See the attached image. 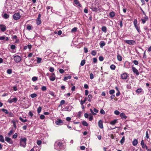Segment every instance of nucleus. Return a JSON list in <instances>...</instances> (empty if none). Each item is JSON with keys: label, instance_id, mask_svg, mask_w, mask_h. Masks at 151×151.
I'll use <instances>...</instances> for the list:
<instances>
[{"label": "nucleus", "instance_id": "15", "mask_svg": "<svg viewBox=\"0 0 151 151\" xmlns=\"http://www.w3.org/2000/svg\"><path fill=\"white\" fill-rule=\"evenodd\" d=\"M98 126L101 129L103 128V122L101 120H100L98 122Z\"/></svg>", "mask_w": 151, "mask_h": 151}, {"label": "nucleus", "instance_id": "37", "mask_svg": "<svg viewBox=\"0 0 151 151\" xmlns=\"http://www.w3.org/2000/svg\"><path fill=\"white\" fill-rule=\"evenodd\" d=\"M1 110L4 112V113H5L6 114H8V112L7 110L5 109H1Z\"/></svg>", "mask_w": 151, "mask_h": 151}, {"label": "nucleus", "instance_id": "9", "mask_svg": "<svg viewBox=\"0 0 151 151\" xmlns=\"http://www.w3.org/2000/svg\"><path fill=\"white\" fill-rule=\"evenodd\" d=\"M5 140L10 144H13V142L12 139L7 137H5Z\"/></svg>", "mask_w": 151, "mask_h": 151}, {"label": "nucleus", "instance_id": "14", "mask_svg": "<svg viewBox=\"0 0 151 151\" xmlns=\"http://www.w3.org/2000/svg\"><path fill=\"white\" fill-rule=\"evenodd\" d=\"M0 29L2 31L4 32L6 30V27L5 25L1 24L0 25Z\"/></svg>", "mask_w": 151, "mask_h": 151}, {"label": "nucleus", "instance_id": "47", "mask_svg": "<svg viewBox=\"0 0 151 151\" xmlns=\"http://www.w3.org/2000/svg\"><path fill=\"white\" fill-rule=\"evenodd\" d=\"M91 54L95 56L96 54V52L95 50H93L91 52Z\"/></svg>", "mask_w": 151, "mask_h": 151}, {"label": "nucleus", "instance_id": "23", "mask_svg": "<svg viewBox=\"0 0 151 151\" xmlns=\"http://www.w3.org/2000/svg\"><path fill=\"white\" fill-rule=\"evenodd\" d=\"M141 145L143 148H144L145 147L146 148V147H147L145 144L144 143V141L143 140H142L141 141Z\"/></svg>", "mask_w": 151, "mask_h": 151}, {"label": "nucleus", "instance_id": "7", "mask_svg": "<svg viewBox=\"0 0 151 151\" xmlns=\"http://www.w3.org/2000/svg\"><path fill=\"white\" fill-rule=\"evenodd\" d=\"M14 61L16 63L19 62L21 60V57L19 55H16L14 56Z\"/></svg>", "mask_w": 151, "mask_h": 151}, {"label": "nucleus", "instance_id": "41", "mask_svg": "<svg viewBox=\"0 0 151 151\" xmlns=\"http://www.w3.org/2000/svg\"><path fill=\"white\" fill-rule=\"evenodd\" d=\"M8 117H13L14 116V114L11 112H8Z\"/></svg>", "mask_w": 151, "mask_h": 151}, {"label": "nucleus", "instance_id": "39", "mask_svg": "<svg viewBox=\"0 0 151 151\" xmlns=\"http://www.w3.org/2000/svg\"><path fill=\"white\" fill-rule=\"evenodd\" d=\"M125 139L124 138V137L123 136L122 137L121 141H120V142L121 144H123L125 140Z\"/></svg>", "mask_w": 151, "mask_h": 151}, {"label": "nucleus", "instance_id": "56", "mask_svg": "<svg viewBox=\"0 0 151 151\" xmlns=\"http://www.w3.org/2000/svg\"><path fill=\"white\" fill-rule=\"evenodd\" d=\"M133 62L135 65H137L138 64V62L136 60H134Z\"/></svg>", "mask_w": 151, "mask_h": 151}, {"label": "nucleus", "instance_id": "3", "mask_svg": "<svg viewBox=\"0 0 151 151\" xmlns=\"http://www.w3.org/2000/svg\"><path fill=\"white\" fill-rule=\"evenodd\" d=\"M92 10L94 12H97L99 10V6L98 4H95L93 5L91 8Z\"/></svg>", "mask_w": 151, "mask_h": 151}, {"label": "nucleus", "instance_id": "29", "mask_svg": "<svg viewBox=\"0 0 151 151\" xmlns=\"http://www.w3.org/2000/svg\"><path fill=\"white\" fill-rule=\"evenodd\" d=\"M92 98V96L91 95L89 94L88 95V100L90 102L91 101V99Z\"/></svg>", "mask_w": 151, "mask_h": 151}, {"label": "nucleus", "instance_id": "33", "mask_svg": "<svg viewBox=\"0 0 151 151\" xmlns=\"http://www.w3.org/2000/svg\"><path fill=\"white\" fill-rule=\"evenodd\" d=\"M117 59L119 61H121L122 60V57L119 55H117Z\"/></svg>", "mask_w": 151, "mask_h": 151}, {"label": "nucleus", "instance_id": "16", "mask_svg": "<svg viewBox=\"0 0 151 151\" xmlns=\"http://www.w3.org/2000/svg\"><path fill=\"white\" fill-rule=\"evenodd\" d=\"M5 40L6 41H8L9 40L8 37H6L4 35L0 37V40Z\"/></svg>", "mask_w": 151, "mask_h": 151}, {"label": "nucleus", "instance_id": "53", "mask_svg": "<svg viewBox=\"0 0 151 151\" xmlns=\"http://www.w3.org/2000/svg\"><path fill=\"white\" fill-rule=\"evenodd\" d=\"M114 113L115 114L117 115H118L119 114V111L117 110L115 111H114Z\"/></svg>", "mask_w": 151, "mask_h": 151}, {"label": "nucleus", "instance_id": "28", "mask_svg": "<svg viewBox=\"0 0 151 151\" xmlns=\"http://www.w3.org/2000/svg\"><path fill=\"white\" fill-rule=\"evenodd\" d=\"M82 124L83 126H87L88 125L87 122L86 121H82Z\"/></svg>", "mask_w": 151, "mask_h": 151}, {"label": "nucleus", "instance_id": "52", "mask_svg": "<svg viewBox=\"0 0 151 151\" xmlns=\"http://www.w3.org/2000/svg\"><path fill=\"white\" fill-rule=\"evenodd\" d=\"M41 89L42 91H46L47 89L46 87L45 86H42Z\"/></svg>", "mask_w": 151, "mask_h": 151}, {"label": "nucleus", "instance_id": "4", "mask_svg": "<svg viewBox=\"0 0 151 151\" xmlns=\"http://www.w3.org/2000/svg\"><path fill=\"white\" fill-rule=\"evenodd\" d=\"M21 17L20 14L19 12L15 13L13 15V18L15 20H17L19 19Z\"/></svg>", "mask_w": 151, "mask_h": 151}, {"label": "nucleus", "instance_id": "61", "mask_svg": "<svg viewBox=\"0 0 151 151\" xmlns=\"http://www.w3.org/2000/svg\"><path fill=\"white\" fill-rule=\"evenodd\" d=\"M49 94L53 96H55V93L52 91H50L49 92Z\"/></svg>", "mask_w": 151, "mask_h": 151}, {"label": "nucleus", "instance_id": "58", "mask_svg": "<svg viewBox=\"0 0 151 151\" xmlns=\"http://www.w3.org/2000/svg\"><path fill=\"white\" fill-rule=\"evenodd\" d=\"M54 70V69L52 67H50L49 69V71L51 72H53Z\"/></svg>", "mask_w": 151, "mask_h": 151}, {"label": "nucleus", "instance_id": "1", "mask_svg": "<svg viewBox=\"0 0 151 151\" xmlns=\"http://www.w3.org/2000/svg\"><path fill=\"white\" fill-rule=\"evenodd\" d=\"M63 144L62 142H56L55 144V148L58 150H60L63 148Z\"/></svg>", "mask_w": 151, "mask_h": 151}, {"label": "nucleus", "instance_id": "35", "mask_svg": "<svg viewBox=\"0 0 151 151\" xmlns=\"http://www.w3.org/2000/svg\"><path fill=\"white\" fill-rule=\"evenodd\" d=\"M136 29L137 30L138 32L139 33L140 32V28L138 26V25L134 26Z\"/></svg>", "mask_w": 151, "mask_h": 151}, {"label": "nucleus", "instance_id": "32", "mask_svg": "<svg viewBox=\"0 0 151 151\" xmlns=\"http://www.w3.org/2000/svg\"><path fill=\"white\" fill-rule=\"evenodd\" d=\"M116 121H117L116 120H114L113 121H111L110 122V123L111 125H114L116 123Z\"/></svg>", "mask_w": 151, "mask_h": 151}, {"label": "nucleus", "instance_id": "44", "mask_svg": "<svg viewBox=\"0 0 151 151\" xmlns=\"http://www.w3.org/2000/svg\"><path fill=\"white\" fill-rule=\"evenodd\" d=\"M85 63V60H83L81 61V65L82 66L84 65Z\"/></svg>", "mask_w": 151, "mask_h": 151}, {"label": "nucleus", "instance_id": "49", "mask_svg": "<svg viewBox=\"0 0 151 151\" xmlns=\"http://www.w3.org/2000/svg\"><path fill=\"white\" fill-rule=\"evenodd\" d=\"M90 116L89 117V120L90 121H91L93 119V117L91 115V114H90Z\"/></svg>", "mask_w": 151, "mask_h": 151}, {"label": "nucleus", "instance_id": "60", "mask_svg": "<svg viewBox=\"0 0 151 151\" xmlns=\"http://www.w3.org/2000/svg\"><path fill=\"white\" fill-rule=\"evenodd\" d=\"M37 143L38 145H39L41 144L42 142L40 140H37Z\"/></svg>", "mask_w": 151, "mask_h": 151}, {"label": "nucleus", "instance_id": "10", "mask_svg": "<svg viewBox=\"0 0 151 151\" xmlns=\"http://www.w3.org/2000/svg\"><path fill=\"white\" fill-rule=\"evenodd\" d=\"M40 17L41 15L40 14H39L38 17L36 20V23L37 25H39L41 23Z\"/></svg>", "mask_w": 151, "mask_h": 151}, {"label": "nucleus", "instance_id": "50", "mask_svg": "<svg viewBox=\"0 0 151 151\" xmlns=\"http://www.w3.org/2000/svg\"><path fill=\"white\" fill-rule=\"evenodd\" d=\"M115 93V91L114 90H111L109 91V93L111 95H112Z\"/></svg>", "mask_w": 151, "mask_h": 151}, {"label": "nucleus", "instance_id": "5", "mask_svg": "<svg viewBox=\"0 0 151 151\" xmlns=\"http://www.w3.org/2000/svg\"><path fill=\"white\" fill-rule=\"evenodd\" d=\"M125 42L130 45H134L136 44V42L133 40H125Z\"/></svg>", "mask_w": 151, "mask_h": 151}, {"label": "nucleus", "instance_id": "62", "mask_svg": "<svg viewBox=\"0 0 151 151\" xmlns=\"http://www.w3.org/2000/svg\"><path fill=\"white\" fill-rule=\"evenodd\" d=\"M99 60L101 61H102L104 60V58L102 56H100L99 57Z\"/></svg>", "mask_w": 151, "mask_h": 151}, {"label": "nucleus", "instance_id": "34", "mask_svg": "<svg viewBox=\"0 0 151 151\" xmlns=\"http://www.w3.org/2000/svg\"><path fill=\"white\" fill-rule=\"evenodd\" d=\"M37 96V95L35 93H34L30 95V96L32 98H34Z\"/></svg>", "mask_w": 151, "mask_h": 151}, {"label": "nucleus", "instance_id": "12", "mask_svg": "<svg viewBox=\"0 0 151 151\" xmlns=\"http://www.w3.org/2000/svg\"><path fill=\"white\" fill-rule=\"evenodd\" d=\"M132 70L133 72L135 73L137 76L139 74V73L138 70L135 67H133L132 68Z\"/></svg>", "mask_w": 151, "mask_h": 151}, {"label": "nucleus", "instance_id": "63", "mask_svg": "<svg viewBox=\"0 0 151 151\" xmlns=\"http://www.w3.org/2000/svg\"><path fill=\"white\" fill-rule=\"evenodd\" d=\"M134 26H135L137 25V21L136 19H134Z\"/></svg>", "mask_w": 151, "mask_h": 151}, {"label": "nucleus", "instance_id": "40", "mask_svg": "<svg viewBox=\"0 0 151 151\" xmlns=\"http://www.w3.org/2000/svg\"><path fill=\"white\" fill-rule=\"evenodd\" d=\"M65 103V101L64 100H62L60 102V104L59 106H60L62 105H63Z\"/></svg>", "mask_w": 151, "mask_h": 151}, {"label": "nucleus", "instance_id": "42", "mask_svg": "<svg viewBox=\"0 0 151 151\" xmlns=\"http://www.w3.org/2000/svg\"><path fill=\"white\" fill-rule=\"evenodd\" d=\"M42 110V107L41 106H39V107L37 108V111L38 113H40Z\"/></svg>", "mask_w": 151, "mask_h": 151}, {"label": "nucleus", "instance_id": "27", "mask_svg": "<svg viewBox=\"0 0 151 151\" xmlns=\"http://www.w3.org/2000/svg\"><path fill=\"white\" fill-rule=\"evenodd\" d=\"M101 30L102 31L104 32L105 33L106 32V28L105 26H103L102 27Z\"/></svg>", "mask_w": 151, "mask_h": 151}, {"label": "nucleus", "instance_id": "26", "mask_svg": "<svg viewBox=\"0 0 151 151\" xmlns=\"http://www.w3.org/2000/svg\"><path fill=\"white\" fill-rule=\"evenodd\" d=\"M71 78V76H69L67 77V76H65V77H64V81H66L68 79H70Z\"/></svg>", "mask_w": 151, "mask_h": 151}, {"label": "nucleus", "instance_id": "18", "mask_svg": "<svg viewBox=\"0 0 151 151\" xmlns=\"http://www.w3.org/2000/svg\"><path fill=\"white\" fill-rule=\"evenodd\" d=\"M120 116L122 119H125L127 118V116L125 115V114L123 113L120 114Z\"/></svg>", "mask_w": 151, "mask_h": 151}, {"label": "nucleus", "instance_id": "17", "mask_svg": "<svg viewBox=\"0 0 151 151\" xmlns=\"http://www.w3.org/2000/svg\"><path fill=\"white\" fill-rule=\"evenodd\" d=\"M55 123L56 125H59L60 124L63 123V122L61 120L59 119L56 121Z\"/></svg>", "mask_w": 151, "mask_h": 151}, {"label": "nucleus", "instance_id": "31", "mask_svg": "<svg viewBox=\"0 0 151 151\" xmlns=\"http://www.w3.org/2000/svg\"><path fill=\"white\" fill-rule=\"evenodd\" d=\"M0 141L2 142H4V137L2 135H0Z\"/></svg>", "mask_w": 151, "mask_h": 151}, {"label": "nucleus", "instance_id": "6", "mask_svg": "<svg viewBox=\"0 0 151 151\" xmlns=\"http://www.w3.org/2000/svg\"><path fill=\"white\" fill-rule=\"evenodd\" d=\"M72 108L73 107L72 106H65L62 109V111H71Z\"/></svg>", "mask_w": 151, "mask_h": 151}, {"label": "nucleus", "instance_id": "36", "mask_svg": "<svg viewBox=\"0 0 151 151\" xmlns=\"http://www.w3.org/2000/svg\"><path fill=\"white\" fill-rule=\"evenodd\" d=\"M142 91V89L141 88H138L136 91V92L139 93L141 92Z\"/></svg>", "mask_w": 151, "mask_h": 151}, {"label": "nucleus", "instance_id": "8", "mask_svg": "<svg viewBox=\"0 0 151 151\" xmlns=\"http://www.w3.org/2000/svg\"><path fill=\"white\" fill-rule=\"evenodd\" d=\"M50 80L52 81H54L55 79V76L54 73H52L51 74V76L49 77Z\"/></svg>", "mask_w": 151, "mask_h": 151}, {"label": "nucleus", "instance_id": "22", "mask_svg": "<svg viewBox=\"0 0 151 151\" xmlns=\"http://www.w3.org/2000/svg\"><path fill=\"white\" fill-rule=\"evenodd\" d=\"M138 143V141L137 139H134L133 142H132V144L133 145L135 146H136Z\"/></svg>", "mask_w": 151, "mask_h": 151}, {"label": "nucleus", "instance_id": "30", "mask_svg": "<svg viewBox=\"0 0 151 151\" xmlns=\"http://www.w3.org/2000/svg\"><path fill=\"white\" fill-rule=\"evenodd\" d=\"M110 68L112 70H114L116 68V66L114 65H111L110 66Z\"/></svg>", "mask_w": 151, "mask_h": 151}, {"label": "nucleus", "instance_id": "2", "mask_svg": "<svg viewBox=\"0 0 151 151\" xmlns=\"http://www.w3.org/2000/svg\"><path fill=\"white\" fill-rule=\"evenodd\" d=\"M27 139L26 138H22L20 140V145L21 147H25L26 145Z\"/></svg>", "mask_w": 151, "mask_h": 151}, {"label": "nucleus", "instance_id": "43", "mask_svg": "<svg viewBox=\"0 0 151 151\" xmlns=\"http://www.w3.org/2000/svg\"><path fill=\"white\" fill-rule=\"evenodd\" d=\"M19 120L21 121H22V122H27V120L26 119H23L21 117H20L19 118Z\"/></svg>", "mask_w": 151, "mask_h": 151}, {"label": "nucleus", "instance_id": "54", "mask_svg": "<svg viewBox=\"0 0 151 151\" xmlns=\"http://www.w3.org/2000/svg\"><path fill=\"white\" fill-rule=\"evenodd\" d=\"M90 78L91 79H92L94 78V76L93 73H91L90 75Z\"/></svg>", "mask_w": 151, "mask_h": 151}, {"label": "nucleus", "instance_id": "21", "mask_svg": "<svg viewBox=\"0 0 151 151\" xmlns=\"http://www.w3.org/2000/svg\"><path fill=\"white\" fill-rule=\"evenodd\" d=\"M148 19V17H145L144 18L142 19H141L142 22L143 24H144L147 21V20Z\"/></svg>", "mask_w": 151, "mask_h": 151}, {"label": "nucleus", "instance_id": "24", "mask_svg": "<svg viewBox=\"0 0 151 151\" xmlns=\"http://www.w3.org/2000/svg\"><path fill=\"white\" fill-rule=\"evenodd\" d=\"M86 100H87V98H86L83 101H82V100H81V101L80 104L81 106H82L83 105V104L86 102Z\"/></svg>", "mask_w": 151, "mask_h": 151}, {"label": "nucleus", "instance_id": "59", "mask_svg": "<svg viewBox=\"0 0 151 151\" xmlns=\"http://www.w3.org/2000/svg\"><path fill=\"white\" fill-rule=\"evenodd\" d=\"M146 137H145L147 138V139H148L149 138V136L148 134V132L147 131L146 132Z\"/></svg>", "mask_w": 151, "mask_h": 151}, {"label": "nucleus", "instance_id": "57", "mask_svg": "<svg viewBox=\"0 0 151 151\" xmlns=\"http://www.w3.org/2000/svg\"><path fill=\"white\" fill-rule=\"evenodd\" d=\"M17 133H15L13 135V136L12 137H13V138L14 139H15L17 137Z\"/></svg>", "mask_w": 151, "mask_h": 151}, {"label": "nucleus", "instance_id": "38", "mask_svg": "<svg viewBox=\"0 0 151 151\" xmlns=\"http://www.w3.org/2000/svg\"><path fill=\"white\" fill-rule=\"evenodd\" d=\"M9 17V15L6 13L4 14L3 16V17L5 19H7Z\"/></svg>", "mask_w": 151, "mask_h": 151}, {"label": "nucleus", "instance_id": "13", "mask_svg": "<svg viewBox=\"0 0 151 151\" xmlns=\"http://www.w3.org/2000/svg\"><path fill=\"white\" fill-rule=\"evenodd\" d=\"M17 98H14L12 99L9 100L8 101L9 103H11L13 102H14V103H16V102H17Z\"/></svg>", "mask_w": 151, "mask_h": 151}, {"label": "nucleus", "instance_id": "46", "mask_svg": "<svg viewBox=\"0 0 151 151\" xmlns=\"http://www.w3.org/2000/svg\"><path fill=\"white\" fill-rule=\"evenodd\" d=\"M100 45L101 47H102L105 45V43L104 42H100Z\"/></svg>", "mask_w": 151, "mask_h": 151}, {"label": "nucleus", "instance_id": "11", "mask_svg": "<svg viewBox=\"0 0 151 151\" xmlns=\"http://www.w3.org/2000/svg\"><path fill=\"white\" fill-rule=\"evenodd\" d=\"M128 77L127 74V73H125L122 74L121 75V78L123 79H126Z\"/></svg>", "mask_w": 151, "mask_h": 151}, {"label": "nucleus", "instance_id": "55", "mask_svg": "<svg viewBox=\"0 0 151 151\" xmlns=\"http://www.w3.org/2000/svg\"><path fill=\"white\" fill-rule=\"evenodd\" d=\"M100 113L101 114H105V111L103 109H101V110L100 111Z\"/></svg>", "mask_w": 151, "mask_h": 151}, {"label": "nucleus", "instance_id": "48", "mask_svg": "<svg viewBox=\"0 0 151 151\" xmlns=\"http://www.w3.org/2000/svg\"><path fill=\"white\" fill-rule=\"evenodd\" d=\"M77 30V28L74 27L71 29V32H75Z\"/></svg>", "mask_w": 151, "mask_h": 151}, {"label": "nucleus", "instance_id": "25", "mask_svg": "<svg viewBox=\"0 0 151 151\" xmlns=\"http://www.w3.org/2000/svg\"><path fill=\"white\" fill-rule=\"evenodd\" d=\"M37 63H41L42 60V58H39L38 57H37Z\"/></svg>", "mask_w": 151, "mask_h": 151}, {"label": "nucleus", "instance_id": "19", "mask_svg": "<svg viewBox=\"0 0 151 151\" xmlns=\"http://www.w3.org/2000/svg\"><path fill=\"white\" fill-rule=\"evenodd\" d=\"M109 15L111 18H113L115 16V13L113 11H112L109 13Z\"/></svg>", "mask_w": 151, "mask_h": 151}, {"label": "nucleus", "instance_id": "51", "mask_svg": "<svg viewBox=\"0 0 151 151\" xmlns=\"http://www.w3.org/2000/svg\"><path fill=\"white\" fill-rule=\"evenodd\" d=\"M7 73L8 74H10L12 73V70L11 69H8L7 70Z\"/></svg>", "mask_w": 151, "mask_h": 151}, {"label": "nucleus", "instance_id": "20", "mask_svg": "<svg viewBox=\"0 0 151 151\" xmlns=\"http://www.w3.org/2000/svg\"><path fill=\"white\" fill-rule=\"evenodd\" d=\"M74 2L79 7H81V6H82L81 5V4L79 2V1L78 0H75Z\"/></svg>", "mask_w": 151, "mask_h": 151}, {"label": "nucleus", "instance_id": "45", "mask_svg": "<svg viewBox=\"0 0 151 151\" xmlns=\"http://www.w3.org/2000/svg\"><path fill=\"white\" fill-rule=\"evenodd\" d=\"M37 78L36 77L34 76L32 78V80L33 81H35L37 80Z\"/></svg>", "mask_w": 151, "mask_h": 151}, {"label": "nucleus", "instance_id": "64", "mask_svg": "<svg viewBox=\"0 0 151 151\" xmlns=\"http://www.w3.org/2000/svg\"><path fill=\"white\" fill-rule=\"evenodd\" d=\"M40 118L41 119H43L45 118V116L43 115H40Z\"/></svg>", "mask_w": 151, "mask_h": 151}]
</instances>
